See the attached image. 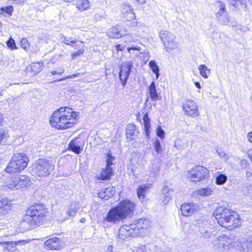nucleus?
<instances>
[{"mask_svg": "<svg viewBox=\"0 0 252 252\" xmlns=\"http://www.w3.org/2000/svg\"><path fill=\"white\" fill-rule=\"evenodd\" d=\"M135 204L128 200L121 201L117 206L111 208L103 220V227H106L123 221L132 214Z\"/></svg>", "mask_w": 252, "mask_h": 252, "instance_id": "nucleus-1", "label": "nucleus"}, {"mask_svg": "<svg viewBox=\"0 0 252 252\" xmlns=\"http://www.w3.org/2000/svg\"><path fill=\"white\" fill-rule=\"evenodd\" d=\"M78 113L68 107H60L52 114L50 123L58 129H65L76 123Z\"/></svg>", "mask_w": 252, "mask_h": 252, "instance_id": "nucleus-2", "label": "nucleus"}, {"mask_svg": "<svg viewBox=\"0 0 252 252\" xmlns=\"http://www.w3.org/2000/svg\"><path fill=\"white\" fill-rule=\"evenodd\" d=\"M218 223L222 227L232 229L241 225V221L238 214L233 210L219 206L213 213Z\"/></svg>", "mask_w": 252, "mask_h": 252, "instance_id": "nucleus-3", "label": "nucleus"}, {"mask_svg": "<svg viewBox=\"0 0 252 252\" xmlns=\"http://www.w3.org/2000/svg\"><path fill=\"white\" fill-rule=\"evenodd\" d=\"M48 213V210L43 204L35 203L31 206L26 211L22 218V221L34 227L42 224Z\"/></svg>", "mask_w": 252, "mask_h": 252, "instance_id": "nucleus-4", "label": "nucleus"}, {"mask_svg": "<svg viewBox=\"0 0 252 252\" xmlns=\"http://www.w3.org/2000/svg\"><path fill=\"white\" fill-rule=\"evenodd\" d=\"M150 222L146 219H138L134 220L129 225H125L119 228L118 237L120 240H125L127 237H134L139 234L145 233Z\"/></svg>", "mask_w": 252, "mask_h": 252, "instance_id": "nucleus-5", "label": "nucleus"}, {"mask_svg": "<svg viewBox=\"0 0 252 252\" xmlns=\"http://www.w3.org/2000/svg\"><path fill=\"white\" fill-rule=\"evenodd\" d=\"M29 160L25 153H15L5 170L8 173L20 172L27 167Z\"/></svg>", "mask_w": 252, "mask_h": 252, "instance_id": "nucleus-6", "label": "nucleus"}, {"mask_svg": "<svg viewBox=\"0 0 252 252\" xmlns=\"http://www.w3.org/2000/svg\"><path fill=\"white\" fill-rule=\"evenodd\" d=\"M54 169L52 161L44 158L36 160L31 167L32 173L35 176L45 177L51 174Z\"/></svg>", "mask_w": 252, "mask_h": 252, "instance_id": "nucleus-7", "label": "nucleus"}, {"mask_svg": "<svg viewBox=\"0 0 252 252\" xmlns=\"http://www.w3.org/2000/svg\"><path fill=\"white\" fill-rule=\"evenodd\" d=\"M209 170L202 166H195L188 171V176L193 182L206 181L210 177Z\"/></svg>", "mask_w": 252, "mask_h": 252, "instance_id": "nucleus-8", "label": "nucleus"}, {"mask_svg": "<svg viewBox=\"0 0 252 252\" xmlns=\"http://www.w3.org/2000/svg\"><path fill=\"white\" fill-rule=\"evenodd\" d=\"M209 226V223L203 215L196 216L192 224V226L194 227V229L199 232L200 236L205 238H209L211 236Z\"/></svg>", "mask_w": 252, "mask_h": 252, "instance_id": "nucleus-9", "label": "nucleus"}, {"mask_svg": "<svg viewBox=\"0 0 252 252\" xmlns=\"http://www.w3.org/2000/svg\"><path fill=\"white\" fill-rule=\"evenodd\" d=\"M159 37L162 42L166 52L173 50L177 48L178 44L174 34L167 30H160Z\"/></svg>", "mask_w": 252, "mask_h": 252, "instance_id": "nucleus-10", "label": "nucleus"}, {"mask_svg": "<svg viewBox=\"0 0 252 252\" xmlns=\"http://www.w3.org/2000/svg\"><path fill=\"white\" fill-rule=\"evenodd\" d=\"M133 67V62L131 60L125 61L119 66V78L123 87H125Z\"/></svg>", "mask_w": 252, "mask_h": 252, "instance_id": "nucleus-11", "label": "nucleus"}, {"mask_svg": "<svg viewBox=\"0 0 252 252\" xmlns=\"http://www.w3.org/2000/svg\"><path fill=\"white\" fill-rule=\"evenodd\" d=\"M217 242L219 245V251L221 252L229 250L231 248H233L235 244L233 236H228L224 234L219 236Z\"/></svg>", "mask_w": 252, "mask_h": 252, "instance_id": "nucleus-12", "label": "nucleus"}, {"mask_svg": "<svg viewBox=\"0 0 252 252\" xmlns=\"http://www.w3.org/2000/svg\"><path fill=\"white\" fill-rule=\"evenodd\" d=\"M65 246L64 238L62 237H53L45 241L44 246L46 250H60Z\"/></svg>", "mask_w": 252, "mask_h": 252, "instance_id": "nucleus-13", "label": "nucleus"}, {"mask_svg": "<svg viewBox=\"0 0 252 252\" xmlns=\"http://www.w3.org/2000/svg\"><path fill=\"white\" fill-rule=\"evenodd\" d=\"M182 107L185 113L190 117L195 118L199 116V112L196 102L188 99L182 103Z\"/></svg>", "mask_w": 252, "mask_h": 252, "instance_id": "nucleus-14", "label": "nucleus"}, {"mask_svg": "<svg viewBox=\"0 0 252 252\" xmlns=\"http://www.w3.org/2000/svg\"><path fill=\"white\" fill-rule=\"evenodd\" d=\"M29 182V179L27 176L17 175L9 181V188L11 189L16 188V189L24 188L28 185Z\"/></svg>", "mask_w": 252, "mask_h": 252, "instance_id": "nucleus-15", "label": "nucleus"}, {"mask_svg": "<svg viewBox=\"0 0 252 252\" xmlns=\"http://www.w3.org/2000/svg\"><path fill=\"white\" fill-rule=\"evenodd\" d=\"M216 6L219 9L218 12L216 13V16L219 22L222 25H227L229 23V17L227 12L225 10V4L221 1L216 2Z\"/></svg>", "mask_w": 252, "mask_h": 252, "instance_id": "nucleus-16", "label": "nucleus"}, {"mask_svg": "<svg viewBox=\"0 0 252 252\" xmlns=\"http://www.w3.org/2000/svg\"><path fill=\"white\" fill-rule=\"evenodd\" d=\"M200 210L199 206L194 203H187L181 206V211L184 216H190L197 213Z\"/></svg>", "mask_w": 252, "mask_h": 252, "instance_id": "nucleus-17", "label": "nucleus"}, {"mask_svg": "<svg viewBox=\"0 0 252 252\" xmlns=\"http://www.w3.org/2000/svg\"><path fill=\"white\" fill-rule=\"evenodd\" d=\"M121 11L124 17L127 21L132 20L136 18L132 6L128 3H124L121 4Z\"/></svg>", "mask_w": 252, "mask_h": 252, "instance_id": "nucleus-18", "label": "nucleus"}, {"mask_svg": "<svg viewBox=\"0 0 252 252\" xmlns=\"http://www.w3.org/2000/svg\"><path fill=\"white\" fill-rule=\"evenodd\" d=\"M114 169H109L104 167L101 169L99 174L95 176V178L98 181H109L112 176L114 175Z\"/></svg>", "mask_w": 252, "mask_h": 252, "instance_id": "nucleus-19", "label": "nucleus"}, {"mask_svg": "<svg viewBox=\"0 0 252 252\" xmlns=\"http://www.w3.org/2000/svg\"><path fill=\"white\" fill-rule=\"evenodd\" d=\"M147 93L149 94V96L152 101L159 100L161 98L160 94L158 92L156 82L154 80L150 85L147 87Z\"/></svg>", "mask_w": 252, "mask_h": 252, "instance_id": "nucleus-20", "label": "nucleus"}, {"mask_svg": "<svg viewBox=\"0 0 252 252\" xmlns=\"http://www.w3.org/2000/svg\"><path fill=\"white\" fill-rule=\"evenodd\" d=\"M126 132V138L129 140L134 139L135 137L137 136L139 133L137 126L133 123L129 124L127 126Z\"/></svg>", "mask_w": 252, "mask_h": 252, "instance_id": "nucleus-21", "label": "nucleus"}, {"mask_svg": "<svg viewBox=\"0 0 252 252\" xmlns=\"http://www.w3.org/2000/svg\"><path fill=\"white\" fill-rule=\"evenodd\" d=\"M161 191L162 203L163 205H166L171 199L172 195L174 192V189L167 186H164Z\"/></svg>", "mask_w": 252, "mask_h": 252, "instance_id": "nucleus-22", "label": "nucleus"}, {"mask_svg": "<svg viewBox=\"0 0 252 252\" xmlns=\"http://www.w3.org/2000/svg\"><path fill=\"white\" fill-rule=\"evenodd\" d=\"M115 190L112 187H109L102 189L98 193L99 198L107 200L114 194Z\"/></svg>", "mask_w": 252, "mask_h": 252, "instance_id": "nucleus-23", "label": "nucleus"}, {"mask_svg": "<svg viewBox=\"0 0 252 252\" xmlns=\"http://www.w3.org/2000/svg\"><path fill=\"white\" fill-rule=\"evenodd\" d=\"M121 27L118 25H116L110 29L108 32V35L111 38H120L123 33L120 29Z\"/></svg>", "mask_w": 252, "mask_h": 252, "instance_id": "nucleus-24", "label": "nucleus"}, {"mask_svg": "<svg viewBox=\"0 0 252 252\" xmlns=\"http://www.w3.org/2000/svg\"><path fill=\"white\" fill-rule=\"evenodd\" d=\"M42 68V66L39 63H32L30 66H27L26 71L27 73H30L31 76H35L41 71Z\"/></svg>", "mask_w": 252, "mask_h": 252, "instance_id": "nucleus-25", "label": "nucleus"}, {"mask_svg": "<svg viewBox=\"0 0 252 252\" xmlns=\"http://www.w3.org/2000/svg\"><path fill=\"white\" fill-rule=\"evenodd\" d=\"M143 124L144 126V132L146 136V139H147L148 141L149 140L150 138V133H151V124H150V119L149 117L148 114L146 113L143 117Z\"/></svg>", "mask_w": 252, "mask_h": 252, "instance_id": "nucleus-26", "label": "nucleus"}, {"mask_svg": "<svg viewBox=\"0 0 252 252\" xmlns=\"http://www.w3.org/2000/svg\"><path fill=\"white\" fill-rule=\"evenodd\" d=\"M151 184L146 183L145 184L140 185L138 187L137 189V195L139 199L142 201L145 198V193L151 188Z\"/></svg>", "mask_w": 252, "mask_h": 252, "instance_id": "nucleus-27", "label": "nucleus"}, {"mask_svg": "<svg viewBox=\"0 0 252 252\" xmlns=\"http://www.w3.org/2000/svg\"><path fill=\"white\" fill-rule=\"evenodd\" d=\"M68 148L69 150L72 151L76 154H80L83 149L82 146L79 145L76 141V139H72L68 145Z\"/></svg>", "mask_w": 252, "mask_h": 252, "instance_id": "nucleus-28", "label": "nucleus"}, {"mask_svg": "<svg viewBox=\"0 0 252 252\" xmlns=\"http://www.w3.org/2000/svg\"><path fill=\"white\" fill-rule=\"evenodd\" d=\"M78 205L76 202H72L68 206L65 214L67 217H74L76 215V213L78 211Z\"/></svg>", "mask_w": 252, "mask_h": 252, "instance_id": "nucleus-29", "label": "nucleus"}, {"mask_svg": "<svg viewBox=\"0 0 252 252\" xmlns=\"http://www.w3.org/2000/svg\"><path fill=\"white\" fill-rule=\"evenodd\" d=\"M235 9L247 11V4L245 0H228Z\"/></svg>", "mask_w": 252, "mask_h": 252, "instance_id": "nucleus-30", "label": "nucleus"}, {"mask_svg": "<svg viewBox=\"0 0 252 252\" xmlns=\"http://www.w3.org/2000/svg\"><path fill=\"white\" fill-rule=\"evenodd\" d=\"M24 242V241H10L1 243V244H2V246L7 251L9 252H14L16 250V245L22 243Z\"/></svg>", "mask_w": 252, "mask_h": 252, "instance_id": "nucleus-31", "label": "nucleus"}, {"mask_svg": "<svg viewBox=\"0 0 252 252\" xmlns=\"http://www.w3.org/2000/svg\"><path fill=\"white\" fill-rule=\"evenodd\" d=\"M215 182L218 185H222L227 180V176L220 171L215 173Z\"/></svg>", "mask_w": 252, "mask_h": 252, "instance_id": "nucleus-32", "label": "nucleus"}, {"mask_svg": "<svg viewBox=\"0 0 252 252\" xmlns=\"http://www.w3.org/2000/svg\"><path fill=\"white\" fill-rule=\"evenodd\" d=\"M153 147L158 155H161L163 154V149L162 147L159 139L158 138H155L152 140Z\"/></svg>", "mask_w": 252, "mask_h": 252, "instance_id": "nucleus-33", "label": "nucleus"}, {"mask_svg": "<svg viewBox=\"0 0 252 252\" xmlns=\"http://www.w3.org/2000/svg\"><path fill=\"white\" fill-rule=\"evenodd\" d=\"M14 8L12 5H7L0 8V15L4 17H10L12 16Z\"/></svg>", "mask_w": 252, "mask_h": 252, "instance_id": "nucleus-34", "label": "nucleus"}, {"mask_svg": "<svg viewBox=\"0 0 252 252\" xmlns=\"http://www.w3.org/2000/svg\"><path fill=\"white\" fill-rule=\"evenodd\" d=\"M149 65L153 72L155 74L156 76V79H158L160 74L159 68L156 62L154 60H151L149 62Z\"/></svg>", "mask_w": 252, "mask_h": 252, "instance_id": "nucleus-35", "label": "nucleus"}, {"mask_svg": "<svg viewBox=\"0 0 252 252\" xmlns=\"http://www.w3.org/2000/svg\"><path fill=\"white\" fill-rule=\"evenodd\" d=\"M198 69L200 75L204 78L208 77V74L210 73V70L205 64H201L198 67Z\"/></svg>", "mask_w": 252, "mask_h": 252, "instance_id": "nucleus-36", "label": "nucleus"}, {"mask_svg": "<svg viewBox=\"0 0 252 252\" xmlns=\"http://www.w3.org/2000/svg\"><path fill=\"white\" fill-rule=\"evenodd\" d=\"M89 7L88 0H79L77 3V7L79 10L83 11L86 10Z\"/></svg>", "mask_w": 252, "mask_h": 252, "instance_id": "nucleus-37", "label": "nucleus"}, {"mask_svg": "<svg viewBox=\"0 0 252 252\" xmlns=\"http://www.w3.org/2000/svg\"><path fill=\"white\" fill-rule=\"evenodd\" d=\"M9 200L6 197H0V209L9 208Z\"/></svg>", "mask_w": 252, "mask_h": 252, "instance_id": "nucleus-38", "label": "nucleus"}, {"mask_svg": "<svg viewBox=\"0 0 252 252\" xmlns=\"http://www.w3.org/2000/svg\"><path fill=\"white\" fill-rule=\"evenodd\" d=\"M61 39L63 43L69 46H71L72 43H75L76 42V40L72 37H66L64 35H62Z\"/></svg>", "mask_w": 252, "mask_h": 252, "instance_id": "nucleus-39", "label": "nucleus"}, {"mask_svg": "<svg viewBox=\"0 0 252 252\" xmlns=\"http://www.w3.org/2000/svg\"><path fill=\"white\" fill-rule=\"evenodd\" d=\"M8 136V133L5 129L0 128V143H5Z\"/></svg>", "mask_w": 252, "mask_h": 252, "instance_id": "nucleus-40", "label": "nucleus"}, {"mask_svg": "<svg viewBox=\"0 0 252 252\" xmlns=\"http://www.w3.org/2000/svg\"><path fill=\"white\" fill-rule=\"evenodd\" d=\"M197 192L199 195L205 196L210 195L212 192V190L209 188H205L199 189Z\"/></svg>", "mask_w": 252, "mask_h": 252, "instance_id": "nucleus-41", "label": "nucleus"}, {"mask_svg": "<svg viewBox=\"0 0 252 252\" xmlns=\"http://www.w3.org/2000/svg\"><path fill=\"white\" fill-rule=\"evenodd\" d=\"M156 134L161 140L165 138V133L160 126H158L156 129Z\"/></svg>", "mask_w": 252, "mask_h": 252, "instance_id": "nucleus-42", "label": "nucleus"}, {"mask_svg": "<svg viewBox=\"0 0 252 252\" xmlns=\"http://www.w3.org/2000/svg\"><path fill=\"white\" fill-rule=\"evenodd\" d=\"M6 43L8 48L11 50H14L17 48L15 40L11 37L8 39Z\"/></svg>", "mask_w": 252, "mask_h": 252, "instance_id": "nucleus-43", "label": "nucleus"}, {"mask_svg": "<svg viewBox=\"0 0 252 252\" xmlns=\"http://www.w3.org/2000/svg\"><path fill=\"white\" fill-rule=\"evenodd\" d=\"M218 155L221 158H223L225 160L229 159L228 154L225 153L220 148H217L216 150Z\"/></svg>", "mask_w": 252, "mask_h": 252, "instance_id": "nucleus-44", "label": "nucleus"}, {"mask_svg": "<svg viewBox=\"0 0 252 252\" xmlns=\"http://www.w3.org/2000/svg\"><path fill=\"white\" fill-rule=\"evenodd\" d=\"M243 192L245 195L252 196V185L245 186L243 189Z\"/></svg>", "mask_w": 252, "mask_h": 252, "instance_id": "nucleus-45", "label": "nucleus"}, {"mask_svg": "<svg viewBox=\"0 0 252 252\" xmlns=\"http://www.w3.org/2000/svg\"><path fill=\"white\" fill-rule=\"evenodd\" d=\"M126 50H127V52L131 55H132L133 54V52H132V51H140L141 50V47H140L137 45H132L131 46L127 47L126 48Z\"/></svg>", "mask_w": 252, "mask_h": 252, "instance_id": "nucleus-46", "label": "nucleus"}, {"mask_svg": "<svg viewBox=\"0 0 252 252\" xmlns=\"http://www.w3.org/2000/svg\"><path fill=\"white\" fill-rule=\"evenodd\" d=\"M21 47L25 50H27L30 47V43L26 38H23L21 40Z\"/></svg>", "mask_w": 252, "mask_h": 252, "instance_id": "nucleus-47", "label": "nucleus"}, {"mask_svg": "<svg viewBox=\"0 0 252 252\" xmlns=\"http://www.w3.org/2000/svg\"><path fill=\"white\" fill-rule=\"evenodd\" d=\"M106 159L105 161H114L116 159V158L114 156H113L109 150L107 153L105 154Z\"/></svg>", "mask_w": 252, "mask_h": 252, "instance_id": "nucleus-48", "label": "nucleus"}, {"mask_svg": "<svg viewBox=\"0 0 252 252\" xmlns=\"http://www.w3.org/2000/svg\"><path fill=\"white\" fill-rule=\"evenodd\" d=\"M80 73H74V74H73L72 75H68V76H66L64 77H63L60 79H58L56 81H55V82H59V81H64V80H65L67 79H71V78H75V77H78L80 75Z\"/></svg>", "mask_w": 252, "mask_h": 252, "instance_id": "nucleus-49", "label": "nucleus"}, {"mask_svg": "<svg viewBox=\"0 0 252 252\" xmlns=\"http://www.w3.org/2000/svg\"><path fill=\"white\" fill-rule=\"evenodd\" d=\"M84 52V50L83 49H79L76 52L73 53L71 54V56L72 60L75 59V58L78 56H80L82 55Z\"/></svg>", "mask_w": 252, "mask_h": 252, "instance_id": "nucleus-50", "label": "nucleus"}, {"mask_svg": "<svg viewBox=\"0 0 252 252\" xmlns=\"http://www.w3.org/2000/svg\"><path fill=\"white\" fill-rule=\"evenodd\" d=\"M147 247L145 245H140L136 248V252H146Z\"/></svg>", "mask_w": 252, "mask_h": 252, "instance_id": "nucleus-51", "label": "nucleus"}, {"mask_svg": "<svg viewBox=\"0 0 252 252\" xmlns=\"http://www.w3.org/2000/svg\"><path fill=\"white\" fill-rule=\"evenodd\" d=\"M64 72V69L63 68H59L57 70H53L51 71V73L53 75H61Z\"/></svg>", "mask_w": 252, "mask_h": 252, "instance_id": "nucleus-52", "label": "nucleus"}, {"mask_svg": "<svg viewBox=\"0 0 252 252\" xmlns=\"http://www.w3.org/2000/svg\"><path fill=\"white\" fill-rule=\"evenodd\" d=\"M105 167L115 169V162L114 161H105Z\"/></svg>", "mask_w": 252, "mask_h": 252, "instance_id": "nucleus-53", "label": "nucleus"}, {"mask_svg": "<svg viewBox=\"0 0 252 252\" xmlns=\"http://www.w3.org/2000/svg\"><path fill=\"white\" fill-rule=\"evenodd\" d=\"M249 163L247 160L243 159L241 160L240 165L243 168H246Z\"/></svg>", "mask_w": 252, "mask_h": 252, "instance_id": "nucleus-54", "label": "nucleus"}, {"mask_svg": "<svg viewBox=\"0 0 252 252\" xmlns=\"http://www.w3.org/2000/svg\"><path fill=\"white\" fill-rule=\"evenodd\" d=\"M115 48L116 51H123L124 50V47L121 44H117L115 46Z\"/></svg>", "mask_w": 252, "mask_h": 252, "instance_id": "nucleus-55", "label": "nucleus"}, {"mask_svg": "<svg viewBox=\"0 0 252 252\" xmlns=\"http://www.w3.org/2000/svg\"><path fill=\"white\" fill-rule=\"evenodd\" d=\"M82 42H80V44H78L77 42H75V43H72V45L70 46L75 49H77L80 48V45L82 44Z\"/></svg>", "mask_w": 252, "mask_h": 252, "instance_id": "nucleus-56", "label": "nucleus"}, {"mask_svg": "<svg viewBox=\"0 0 252 252\" xmlns=\"http://www.w3.org/2000/svg\"><path fill=\"white\" fill-rule=\"evenodd\" d=\"M246 176L248 180L252 181V173L250 172H247L246 173Z\"/></svg>", "mask_w": 252, "mask_h": 252, "instance_id": "nucleus-57", "label": "nucleus"}, {"mask_svg": "<svg viewBox=\"0 0 252 252\" xmlns=\"http://www.w3.org/2000/svg\"><path fill=\"white\" fill-rule=\"evenodd\" d=\"M178 140L175 141L174 147H175L178 150L182 149V146L179 144H178Z\"/></svg>", "mask_w": 252, "mask_h": 252, "instance_id": "nucleus-58", "label": "nucleus"}, {"mask_svg": "<svg viewBox=\"0 0 252 252\" xmlns=\"http://www.w3.org/2000/svg\"><path fill=\"white\" fill-rule=\"evenodd\" d=\"M246 247L248 250L252 251V240L247 243Z\"/></svg>", "mask_w": 252, "mask_h": 252, "instance_id": "nucleus-59", "label": "nucleus"}, {"mask_svg": "<svg viewBox=\"0 0 252 252\" xmlns=\"http://www.w3.org/2000/svg\"><path fill=\"white\" fill-rule=\"evenodd\" d=\"M247 137L250 142L252 143V131L249 132L247 134Z\"/></svg>", "mask_w": 252, "mask_h": 252, "instance_id": "nucleus-60", "label": "nucleus"}, {"mask_svg": "<svg viewBox=\"0 0 252 252\" xmlns=\"http://www.w3.org/2000/svg\"><path fill=\"white\" fill-rule=\"evenodd\" d=\"M195 86L198 89H201V85L199 82H194Z\"/></svg>", "mask_w": 252, "mask_h": 252, "instance_id": "nucleus-61", "label": "nucleus"}, {"mask_svg": "<svg viewBox=\"0 0 252 252\" xmlns=\"http://www.w3.org/2000/svg\"><path fill=\"white\" fill-rule=\"evenodd\" d=\"M136 1V2H137L138 3H140V4H142L143 3H145L146 2V0H135Z\"/></svg>", "mask_w": 252, "mask_h": 252, "instance_id": "nucleus-62", "label": "nucleus"}, {"mask_svg": "<svg viewBox=\"0 0 252 252\" xmlns=\"http://www.w3.org/2000/svg\"><path fill=\"white\" fill-rule=\"evenodd\" d=\"M3 117L2 114L0 112V125L2 123Z\"/></svg>", "mask_w": 252, "mask_h": 252, "instance_id": "nucleus-63", "label": "nucleus"}, {"mask_svg": "<svg viewBox=\"0 0 252 252\" xmlns=\"http://www.w3.org/2000/svg\"><path fill=\"white\" fill-rule=\"evenodd\" d=\"M86 221V219L84 218H81L80 220V221L81 222V223H84Z\"/></svg>", "mask_w": 252, "mask_h": 252, "instance_id": "nucleus-64", "label": "nucleus"}]
</instances>
